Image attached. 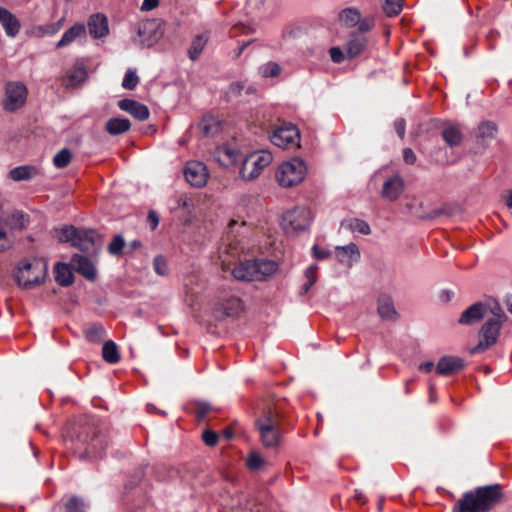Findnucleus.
I'll use <instances>...</instances> for the list:
<instances>
[{"instance_id":"16","label":"nucleus","mask_w":512,"mask_h":512,"mask_svg":"<svg viewBox=\"0 0 512 512\" xmlns=\"http://www.w3.org/2000/svg\"><path fill=\"white\" fill-rule=\"evenodd\" d=\"M465 367L464 360L456 356H443L436 365V373L442 376H450Z\"/></svg>"},{"instance_id":"44","label":"nucleus","mask_w":512,"mask_h":512,"mask_svg":"<svg viewBox=\"0 0 512 512\" xmlns=\"http://www.w3.org/2000/svg\"><path fill=\"white\" fill-rule=\"evenodd\" d=\"M124 246V238L121 235H116L108 245V252L111 255L118 256L122 253Z\"/></svg>"},{"instance_id":"42","label":"nucleus","mask_w":512,"mask_h":512,"mask_svg":"<svg viewBox=\"0 0 512 512\" xmlns=\"http://www.w3.org/2000/svg\"><path fill=\"white\" fill-rule=\"evenodd\" d=\"M200 129L205 135H212L218 129L217 121L212 116H204L200 122Z\"/></svg>"},{"instance_id":"21","label":"nucleus","mask_w":512,"mask_h":512,"mask_svg":"<svg viewBox=\"0 0 512 512\" xmlns=\"http://www.w3.org/2000/svg\"><path fill=\"white\" fill-rule=\"evenodd\" d=\"M336 258L337 260L345 265L351 267L360 258V252L356 244L350 243L345 246L336 247Z\"/></svg>"},{"instance_id":"23","label":"nucleus","mask_w":512,"mask_h":512,"mask_svg":"<svg viewBox=\"0 0 512 512\" xmlns=\"http://www.w3.org/2000/svg\"><path fill=\"white\" fill-rule=\"evenodd\" d=\"M0 23L8 36L14 37L19 33L20 22L9 10L0 6Z\"/></svg>"},{"instance_id":"10","label":"nucleus","mask_w":512,"mask_h":512,"mask_svg":"<svg viewBox=\"0 0 512 512\" xmlns=\"http://www.w3.org/2000/svg\"><path fill=\"white\" fill-rule=\"evenodd\" d=\"M270 140L280 148H298L300 146V132L294 124L283 122L273 130Z\"/></svg>"},{"instance_id":"29","label":"nucleus","mask_w":512,"mask_h":512,"mask_svg":"<svg viewBox=\"0 0 512 512\" xmlns=\"http://www.w3.org/2000/svg\"><path fill=\"white\" fill-rule=\"evenodd\" d=\"M378 314L386 320H394L397 312L394 308L393 301L389 296L382 295L378 298Z\"/></svg>"},{"instance_id":"2","label":"nucleus","mask_w":512,"mask_h":512,"mask_svg":"<svg viewBox=\"0 0 512 512\" xmlns=\"http://www.w3.org/2000/svg\"><path fill=\"white\" fill-rule=\"evenodd\" d=\"M107 444L106 435L94 425L81 427L74 440L75 452L81 459L102 457Z\"/></svg>"},{"instance_id":"26","label":"nucleus","mask_w":512,"mask_h":512,"mask_svg":"<svg viewBox=\"0 0 512 512\" xmlns=\"http://www.w3.org/2000/svg\"><path fill=\"white\" fill-rule=\"evenodd\" d=\"M361 12L356 7H347L338 14L339 23L346 28H353L360 22Z\"/></svg>"},{"instance_id":"62","label":"nucleus","mask_w":512,"mask_h":512,"mask_svg":"<svg viewBox=\"0 0 512 512\" xmlns=\"http://www.w3.org/2000/svg\"><path fill=\"white\" fill-rule=\"evenodd\" d=\"M149 26H153L152 22H146L142 26L139 27L138 33L141 35L142 33L146 32L149 28Z\"/></svg>"},{"instance_id":"49","label":"nucleus","mask_w":512,"mask_h":512,"mask_svg":"<svg viewBox=\"0 0 512 512\" xmlns=\"http://www.w3.org/2000/svg\"><path fill=\"white\" fill-rule=\"evenodd\" d=\"M356 26H358V30L356 32L364 35V33L371 31L375 26L374 19L370 17L362 18L361 15L360 22Z\"/></svg>"},{"instance_id":"50","label":"nucleus","mask_w":512,"mask_h":512,"mask_svg":"<svg viewBox=\"0 0 512 512\" xmlns=\"http://www.w3.org/2000/svg\"><path fill=\"white\" fill-rule=\"evenodd\" d=\"M264 463L263 458L257 452H253L248 456L247 466L252 470L259 469Z\"/></svg>"},{"instance_id":"28","label":"nucleus","mask_w":512,"mask_h":512,"mask_svg":"<svg viewBox=\"0 0 512 512\" xmlns=\"http://www.w3.org/2000/svg\"><path fill=\"white\" fill-rule=\"evenodd\" d=\"M445 143L450 147L458 146L462 141V132L459 126L454 124L446 125L441 132Z\"/></svg>"},{"instance_id":"60","label":"nucleus","mask_w":512,"mask_h":512,"mask_svg":"<svg viewBox=\"0 0 512 512\" xmlns=\"http://www.w3.org/2000/svg\"><path fill=\"white\" fill-rule=\"evenodd\" d=\"M433 367H434L433 362H424V363L420 364L419 370L428 373V372L432 371Z\"/></svg>"},{"instance_id":"7","label":"nucleus","mask_w":512,"mask_h":512,"mask_svg":"<svg viewBox=\"0 0 512 512\" xmlns=\"http://www.w3.org/2000/svg\"><path fill=\"white\" fill-rule=\"evenodd\" d=\"M499 313H494L496 317L488 319L479 331L478 344L471 349V354L484 352L497 343V340L502 329L503 319L505 314L500 308L497 309Z\"/></svg>"},{"instance_id":"64","label":"nucleus","mask_w":512,"mask_h":512,"mask_svg":"<svg viewBox=\"0 0 512 512\" xmlns=\"http://www.w3.org/2000/svg\"><path fill=\"white\" fill-rule=\"evenodd\" d=\"M507 206L509 208H512V191L509 193L508 195V198H507Z\"/></svg>"},{"instance_id":"63","label":"nucleus","mask_w":512,"mask_h":512,"mask_svg":"<svg viewBox=\"0 0 512 512\" xmlns=\"http://www.w3.org/2000/svg\"><path fill=\"white\" fill-rule=\"evenodd\" d=\"M441 298L445 301H448L450 299V293L448 291H443L441 294Z\"/></svg>"},{"instance_id":"39","label":"nucleus","mask_w":512,"mask_h":512,"mask_svg":"<svg viewBox=\"0 0 512 512\" xmlns=\"http://www.w3.org/2000/svg\"><path fill=\"white\" fill-rule=\"evenodd\" d=\"M259 71H260V74L262 77L264 78H272V77H277L280 75L282 69L280 67V65L276 62H273V61H269L265 64H263L260 68H259Z\"/></svg>"},{"instance_id":"22","label":"nucleus","mask_w":512,"mask_h":512,"mask_svg":"<svg viewBox=\"0 0 512 512\" xmlns=\"http://www.w3.org/2000/svg\"><path fill=\"white\" fill-rule=\"evenodd\" d=\"M487 306L482 302H476L464 310L459 318L462 325H471L480 321L486 314Z\"/></svg>"},{"instance_id":"37","label":"nucleus","mask_w":512,"mask_h":512,"mask_svg":"<svg viewBox=\"0 0 512 512\" xmlns=\"http://www.w3.org/2000/svg\"><path fill=\"white\" fill-rule=\"evenodd\" d=\"M86 507L85 501L76 495L71 496L64 504L65 512H85Z\"/></svg>"},{"instance_id":"40","label":"nucleus","mask_w":512,"mask_h":512,"mask_svg":"<svg viewBox=\"0 0 512 512\" xmlns=\"http://www.w3.org/2000/svg\"><path fill=\"white\" fill-rule=\"evenodd\" d=\"M403 6V0H384L383 10L387 16H397Z\"/></svg>"},{"instance_id":"53","label":"nucleus","mask_w":512,"mask_h":512,"mask_svg":"<svg viewBox=\"0 0 512 512\" xmlns=\"http://www.w3.org/2000/svg\"><path fill=\"white\" fill-rule=\"evenodd\" d=\"M244 89L242 82H233L229 85L227 95L228 96H239Z\"/></svg>"},{"instance_id":"12","label":"nucleus","mask_w":512,"mask_h":512,"mask_svg":"<svg viewBox=\"0 0 512 512\" xmlns=\"http://www.w3.org/2000/svg\"><path fill=\"white\" fill-rule=\"evenodd\" d=\"M27 88L21 82H9L5 87L3 108L5 111L14 112L21 108L27 99Z\"/></svg>"},{"instance_id":"5","label":"nucleus","mask_w":512,"mask_h":512,"mask_svg":"<svg viewBox=\"0 0 512 512\" xmlns=\"http://www.w3.org/2000/svg\"><path fill=\"white\" fill-rule=\"evenodd\" d=\"M47 274V264L37 258L24 260L19 263L14 279L23 289H33L44 283Z\"/></svg>"},{"instance_id":"48","label":"nucleus","mask_w":512,"mask_h":512,"mask_svg":"<svg viewBox=\"0 0 512 512\" xmlns=\"http://www.w3.org/2000/svg\"><path fill=\"white\" fill-rule=\"evenodd\" d=\"M497 127L493 122H483L479 125V135L481 137H493Z\"/></svg>"},{"instance_id":"45","label":"nucleus","mask_w":512,"mask_h":512,"mask_svg":"<svg viewBox=\"0 0 512 512\" xmlns=\"http://www.w3.org/2000/svg\"><path fill=\"white\" fill-rule=\"evenodd\" d=\"M349 228L353 232H358L362 235H369L371 233L369 224L366 221L360 219L351 220L349 223Z\"/></svg>"},{"instance_id":"15","label":"nucleus","mask_w":512,"mask_h":512,"mask_svg":"<svg viewBox=\"0 0 512 512\" xmlns=\"http://www.w3.org/2000/svg\"><path fill=\"white\" fill-rule=\"evenodd\" d=\"M404 188L405 183L403 178L398 174L393 175L383 183L381 196L390 201H395L401 196Z\"/></svg>"},{"instance_id":"19","label":"nucleus","mask_w":512,"mask_h":512,"mask_svg":"<svg viewBox=\"0 0 512 512\" xmlns=\"http://www.w3.org/2000/svg\"><path fill=\"white\" fill-rule=\"evenodd\" d=\"M118 107L139 121L147 120L150 115L149 109L146 105L132 99L120 100L118 102Z\"/></svg>"},{"instance_id":"43","label":"nucleus","mask_w":512,"mask_h":512,"mask_svg":"<svg viewBox=\"0 0 512 512\" xmlns=\"http://www.w3.org/2000/svg\"><path fill=\"white\" fill-rule=\"evenodd\" d=\"M138 83L139 77L137 76L136 72L132 69H128L124 75L122 87L127 90H133L136 88Z\"/></svg>"},{"instance_id":"24","label":"nucleus","mask_w":512,"mask_h":512,"mask_svg":"<svg viewBox=\"0 0 512 512\" xmlns=\"http://www.w3.org/2000/svg\"><path fill=\"white\" fill-rule=\"evenodd\" d=\"M85 34V25L82 23H76L64 32L61 39L57 42L56 47L63 48L74 42L77 38L84 36Z\"/></svg>"},{"instance_id":"25","label":"nucleus","mask_w":512,"mask_h":512,"mask_svg":"<svg viewBox=\"0 0 512 512\" xmlns=\"http://www.w3.org/2000/svg\"><path fill=\"white\" fill-rule=\"evenodd\" d=\"M242 310V302L237 297H230L225 302L218 303L216 313H221L222 317H231L237 315Z\"/></svg>"},{"instance_id":"52","label":"nucleus","mask_w":512,"mask_h":512,"mask_svg":"<svg viewBox=\"0 0 512 512\" xmlns=\"http://www.w3.org/2000/svg\"><path fill=\"white\" fill-rule=\"evenodd\" d=\"M202 439L207 446H215L218 442V434L212 430H205L202 434Z\"/></svg>"},{"instance_id":"54","label":"nucleus","mask_w":512,"mask_h":512,"mask_svg":"<svg viewBox=\"0 0 512 512\" xmlns=\"http://www.w3.org/2000/svg\"><path fill=\"white\" fill-rule=\"evenodd\" d=\"M394 128L398 136L403 139L406 132V122L403 118L396 119L394 122Z\"/></svg>"},{"instance_id":"58","label":"nucleus","mask_w":512,"mask_h":512,"mask_svg":"<svg viewBox=\"0 0 512 512\" xmlns=\"http://www.w3.org/2000/svg\"><path fill=\"white\" fill-rule=\"evenodd\" d=\"M148 221L151 225V228L154 230L159 224V217L155 211H149L148 213Z\"/></svg>"},{"instance_id":"17","label":"nucleus","mask_w":512,"mask_h":512,"mask_svg":"<svg viewBox=\"0 0 512 512\" xmlns=\"http://www.w3.org/2000/svg\"><path fill=\"white\" fill-rule=\"evenodd\" d=\"M88 78V72L83 63H75L63 78V85L66 88H73L84 83Z\"/></svg>"},{"instance_id":"59","label":"nucleus","mask_w":512,"mask_h":512,"mask_svg":"<svg viewBox=\"0 0 512 512\" xmlns=\"http://www.w3.org/2000/svg\"><path fill=\"white\" fill-rule=\"evenodd\" d=\"M316 272H317L316 265H311L310 267H308L305 271V277L307 278V281L314 280V283H315L316 282Z\"/></svg>"},{"instance_id":"51","label":"nucleus","mask_w":512,"mask_h":512,"mask_svg":"<svg viewBox=\"0 0 512 512\" xmlns=\"http://www.w3.org/2000/svg\"><path fill=\"white\" fill-rule=\"evenodd\" d=\"M329 54H330L331 60L334 63H341L347 58L346 52L344 53L343 50L338 46L331 47L329 50Z\"/></svg>"},{"instance_id":"35","label":"nucleus","mask_w":512,"mask_h":512,"mask_svg":"<svg viewBox=\"0 0 512 512\" xmlns=\"http://www.w3.org/2000/svg\"><path fill=\"white\" fill-rule=\"evenodd\" d=\"M36 173V169L32 166H19L10 171V177L14 181H22L30 179Z\"/></svg>"},{"instance_id":"14","label":"nucleus","mask_w":512,"mask_h":512,"mask_svg":"<svg viewBox=\"0 0 512 512\" xmlns=\"http://www.w3.org/2000/svg\"><path fill=\"white\" fill-rule=\"evenodd\" d=\"M368 44L369 40L367 36L358 32H351L345 44L347 58L353 59L357 57L367 49Z\"/></svg>"},{"instance_id":"36","label":"nucleus","mask_w":512,"mask_h":512,"mask_svg":"<svg viewBox=\"0 0 512 512\" xmlns=\"http://www.w3.org/2000/svg\"><path fill=\"white\" fill-rule=\"evenodd\" d=\"M64 21L65 19L62 17L55 23H48L36 27L35 31L39 36L54 35L62 28Z\"/></svg>"},{"instance_id":"1","label":"nucleus","mask_w":512,"mask_h":512,"mask_svg":"<svg viewBox=\"0 0 512 512\" xmlns=\"http://www.w3.org/2000/svg\"><path fill=\"white\" fill-rule=\"evenodd\" d=\"M502 498L503 491L499 484L477 487L463 494L453 512H489Z\"/></svg>"},{"instance_id":"31","label":"nucleus","mask_w":512,"mask_h":512,"mask_svg":"<svg viewBox=\"0 0 512 512\" xmlns=\"http://www.w3.org/2000/svg\"><path fill=\"white\" fill-rule=\"evenodd\" d=\"M55 279L61 286H69L74 281V275L69 267L65 263H58L55 266Z\"/></svg>"},{"instance_id":"9","label":"nucleus","mask_w":512,"mask_h":512,"mask_svg":"<svg viewBox=\"0 0 512 512\" xmlns=\"http://www.w3.org/2000/svg\"><path fill=\"white\" fill-rule=\"evenodd\" d=\"M273 160V156L268 151H260L254 153L243 161L240 169V177L244 180L251 181L257 178L262 170L267 167Z\"/></svg>"},{"instance_id":"38","label":"nucleus","mask_w":512,"mask_h":512,"mask_svg":"<svg viewBox=\"0 0 512 512\" xmlns=\"http://www.w3.org/2000/svg\"><path fill=\"white\" fill-rule=\"evenodd\" d=\"M71 159V151L68 148H63L54 156L53 164L56 168L63 169L70 164Z\"/></svg>"},{"instance_id":"13","label":"nucleus","mask_w":512,"mask_h":512,"mask_svg":"<svg viewBox=\"0 0 512 512\" xmlns=\"http://www.w3.org/2000/svg\"><path fill=\"white\" fill-rule=\"evenodd\" d=\"M184 175L186 180L195 187L204 186L208 179L207 168L199 161L188 162L184 170Z\"/></svg>"},{"instance_id":"18","label":"nucleus","mask_w":512,"mask_h":512,"mask_svg":"<svg viewBox=\"0 0 512 512\" xmlns=\"http://www.w3.org/2000/svg\"><path fill=\"white\" fill-rule=\"evenodd\" d=\"M87 27L89 34L94 39H100L109 34L107 17L100 13L93 14L89 17Z\"/></svg>"},{"instance_id":"47","label":"nucleus","mask_w":512,"mask_h":512,"mask_svg":"<svg viewBox=\"0 0 512 512\" xmlns=\"http://www.w3.org/2000/svg\"><path fill=\"white\" fill-rule=\"evenodd\" d=\"M154 270L158 275L165 276L168 274V265L166 259L159 255L154 258Z\"/></svg>"},{"instance_id":"3","label":"nucleus","mask_w":512,"mask_h":512,"mask_svg":"<svg viewBox=\"0 0 512 512\" xmlns=\"http://www.w3.org/2000/svg\"><path fill=\"white\" fill-rule=\"evenodd\" d=\"M255 428L265 448L276 449L282 444L284 432L280 425L278 413L272 409L264 411L255 420Z\"/></svg>"},{"instance_id":"55","label":"nucleus","mask_w":512,"mask_h":512,"mask_svg":"<svg viewBox=\"0 0 512 512\" xmlns=\"http://www.w3.org/2000/svg\"><path fill=\"white\" fill-rule=\"evenodd\" d=\"M312 250L314 257L317 259H327L332 255L331 251L322 249L318 245H314Z\"/></svg>"},{"instance_id":"32","label":"nucleus","mask_w":512,"mask_h":512,"mask_svg":"<svg viewBox=\"0 0 512 512\" xmlns=\"http://www.w3.org/2000/svg\"><path fill=\"white\" fill-rule=\"evenodd\" d=\"M207 42L208 36L205 34H199L193 38L188 50V56L192 61H196L199 58Z\"/></svg>"},{"instance_id":"11","label":"nucleus","mask_w":512,"mask_h":512,"mask_svg":"<svg viewBox=\"0 0 512 512\" xmlns=\"http://www.w3.org/2000/svg\"><path fill=\"white\" fill-rule=\"evenodd\" d=\"M312 221L310 209L306 207H295L283 215L282 227L286 233L306 230Z\"/></svg>"},{"instance_id":"56","label":"nucleus","mask_w":512,"mask_h":512,"mask_svg":"<svg viewBox=\"0 0 512 512\" xmlns=\"http://www.w3.org/2000/svg\"><path fill=\"white\" fill-rule=\"evenodd\" d=\"M403 160L405 163L412 165L416 162L417 157L414 151L411 148L403 149Z\"/></svg>"},{"instance_id":"8","label":"nucleus","mask_w":512,"mask_h":512,"mask_svg":"<svg viewBox=\"0 0 512 512\" xmlns=\"http://www.w3.org/2000/svg\"><path fill=\"white\" fill-rule=\"evenodd\" d=\"M306 172L305 162L300 158H293L279 166L276 179L280 186L289 188L301 183L306 176Z\"/></svg>"},{"instance_id":"61","label":"nucleus","mask_w":512,"mask_h":512,"mask_svg":"<svg viewBox=\"0 0 512 512\" xmlns=\"http://www.w3.org/2000/svg\"><path fill=\"white\" fill-rule=\"evenodd\" d=\"M313 285H314V280L306 281V283L302 286L301 293L302 294L307 293Z\"/></svg>"},{"instance_id":"57","label":"nucleus","mask_w":512,"mask_h":512,"mask_svg":"<svg viewBox=\"0 0 512 512\" xmlns=\"http://www.w3.org/2000/svg\"><path fill=\"white\" fill-rule=\"evenodd\" d=\"M159 4V0H144L141 5L142 11H150L156 8Z\"/></svg>"},{"instance_id":"46","label":"nucleus","mask_w":512,"mask_h":512,"mask_svg":"<svg viewBox=\"0 0 512 512\" xmlns=\"http://www.w3.org/2000/svg\"><path fill=\"white\" fill-rule=\"evenodd\" d=\"M213 410L211 404L207 402H197L195 404V415L198 420H204L206 416Z\"/></svg>"},{"instance_id":"20","label":"nucleus","mask_w":512,"mask_h":512,"mask_svg":"<svg viewBox=\"0 0 512 512\" xmlns=\"http://www.w3.org/2000/svg\"><path fill=\"white\" fill-rule=\"evenodd\" d=\"M71 263L75 270L87 280L94 281L96 279V268L92 261L87 257L75 254L71 259Z\"/></svg>"},{"instance_id":"27","label":"nucleus","mask_w":512,"mask_h":512,"mask_svg":"<svg viewBox=\"0 0 512 512\" xmlns=\"http://www.w3.org/2000/svg\"><path fill=\"white\" fill-rule=\"evenodd\" d=\"M216 157L222 165L229 166L240 160L241 154L233 147L222 146L216 150Z\"/></svg>"},{"instance_id":"4","label":"nucleus","mask_w":512,"mask_h":512,"mask_svg":"<svg viewBox=\"0 0 512 512\" xmlns=\"http://www.w3.org/2000/svg\"><path fill=\"white\" fill-rule=\"evenodd\" d=\"M278 264L267 259H253L238 263L232 269V275L239 281H263L276 273Z\"/></svg>"},{"instance_id":"33","label":"nucleus","mask_w":512,"mask_h":512,"mask_svg":"<svg viewBox=\"0 0 512 512\" xmlns=\"http://www.w3.org/2000/svg\"><path fill=\"white\" fill-rule=\"evenodd\" d=\"M102 357L109 364H116L120 361L121 356L116 343L109 340L102 347Z\"/></svg>"},{"instance_id":"34","label":"nucleus","mask_w":512,"mask_h":512,"mask_svg":"<svg viewBox=\"0 0 512 512\" xmlns=\"http://www.w3.org/2000/svg\"><path fill=\"white\" fill-rule=\"evenodd\" d=\"M84 335L87 341L91 343H99L104 339L106 331L101 324L95 323L85 327Z\"/></svg>"},{"instance_id":"6","label":"nucleus","mask_w":512,"mask_h":512,"mask_svg":"<svg viewBox=\"0 0 512 512\" xmlns=\"http://www.w3.org/2000/svg\"><path fill=\"white\" fill-rule=\"evenodd\" d=\"M56 232L60 234V242L71 243L73 247L84 252L93 250L98 238L94 230L77 229L74 226H64Z\"/></svg>"},{"instance_id":"41","label":"nucleus","mask_w":512,"mask_h":512,"mask_svg":"<svg viewBox=\"0 0 512 512\" xmlns=\"http://www.w3.org/2000/svg\"><path fill=\"white\" fill-rule=\"evenodd\" d=\"M10 221L13 227L23 229L29 224V216L22 211L16 210L11 214Z\"/></svg>"},{"instance_id":"30","label":"nucleus","mask_w":512,"mask_h":512,"mask_svg":"<svg viewBox=\"0 0 512 512\" xmlns=\"http://www.w3.org/2000/svg\"><path fill=\"white\" fill-rule=\"evenodd\" d=\"M131 127V123L126 118L115 117L106 122L105 130L110 135H119L127 132Z\"/></svg>"}]
</instances>
